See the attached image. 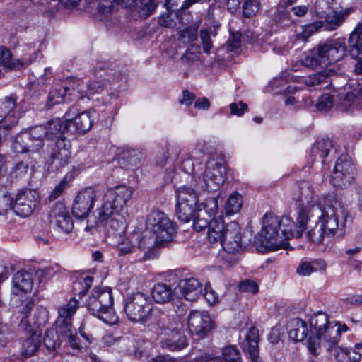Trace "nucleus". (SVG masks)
Here are the masks:
<instances>
[{"instance_id": "obj_58", "label": "nucleus", "mask_w": 362, "mask_h": 362, "mask_svg": "<svg viewBox=\"0 0 362 362\" xmlns=\"http://www.w3.org/2000/svg\"><path fill=\"white\" fill-rule=\"evenodd\" d=\"M239 289L243 292L256 293L258 291V285L253 281L246 280L240 283Z\"/></svg>"}, {"instance_id": "obj_53", "label": "nucleus", "mask_w": 362, "mask_h": 362, "mask_svg": "<svg viewBox=\"0 0 362 362\" xmlns=\"http://www.w3.org/2000/svg\"><path fill=\"white\" fill-rule=\"evenodd\" d=\"M204 209L209 216L215 215L218 209V196L206 199L204 203Z\"/></svg>"}, {"instance_id": "obj_52", "label": "nucleus", "mask_w": 362, "mask_h": 362, "mask_svg": "<svg viewBox=\"0 0 362 362\" xmlns=\"http://www.w3.org/2000/svg\"><path fill=\"white\" fill-rule=\"evenodd\" d=\"M259 10V3L256 0H247L243 6V14L246 18L254 16Z\"/></svg>"}, {"instance_id": "obj_19", "label": "nucleus", "mask_w": 362, "mask_h": 362, "mask_svg": "<svg viewBox=\"0 0 362 362\" xmlns=\"http://www.w3.org/2000/svg\"><path fill=\"white\" fill-rule=\"evenodd\" d=\"M97 197V192L91 188H86L78 193L73 206L72 213L77 218L87 217L89 211L93 209Z\"/></svg>"}, {"instance_id": "obj_40", "label": "nucleus", "mask_w": 362, "mask_h": 362, "mask_svg": "<svg viewBox=\"0 0 362 362\" xmlns=\"http://www.w3.org/2000/svg\"><path fill=\"white\" fill-rule=\"evenodd\" d=\"M44 345L48 350H54L59 347L62 342H63V338L57 332L52 329L47 330L44 336Z\"/></svg>"}, {"instance_id": "obj_50", "label": "nucleus", "mask_w": 362, "mask_h": 362, "mask_svg": "<svg viewBox=\"0 0 362 362\" xmlns=\"http://www.w3.org/2000/svg\"><path fill=\"white\" fill-rule=\"evenodd\" d=\"M195 151L202 154L208 155L209 159L214 158V152L216 151L214 146L209 142L203 140L198 141L196 144Z\"/></svg>"}, {"instance_id": "obj_21", "label": "nucleus", "mask_w": 362, "mask_h": 362, "mask_svg": "<svg viewBox=\"0 0 362 362\" xmlns=\"http://www.w3.org/2000/svg\"><path fill=\"white\" fill-rule=\"evenodd\" d=\"M73 110V114L75 113L76 110L74 108H69L64 115V118H55L49 121L45 126H41V128L44 130V134L42 135V139H45L49 140H55L57 138L61 137L64 133L69 131V121L71 119L70 113Z\"/></svg>"}, {"instance_id": "obj_11", "label": "nucleus", "mask_w": 362, "mask_h": 362, "mask_svg": "<svg viewBox=\"0 0 362 362\" xmlns=\"http://www.w3.org/2000/svg\"><path fill=\"white\" fill-rule=\"evenodd\" d=\"M111 75L117 77L115 71L112 73V69L106 71L104 64H98L95 67L94 76L92 79L84 82L82 79L77 78L80 86L76 87V92H74L72 94L77 95L78 100L89 99L90 95L100 93L103 90L107 82L110 80V76Z\"/></svg>"}, {"instance_id": "obj_35", "label": "nucleus", "mask_w": 362, "mask_h": 362, "mask_svg": "<svg viewBox=\"0 0 362 362\" xmlns=\"http://www.w3.org/2000/svg\"><path fill=\"white\" fill-rule=\"evenodd\" d=\"M151 296L157 303H166L172 300L173 291L169 285L158 283L151 289Z\"/></svg>"}, {"instance_id": "obj_41", "label": "nucleus", "mask_w": 362, "mask_h": 362, "mask_svg": "<svg viewBox=\"0 0 362 362\" xmlns=\"http://www.w3.org/2000/svg\"><path fill=\"white\" fill-rule=\"evenodd\" d=\"M242 205V196L237 192H233L230 195L226 203V212L228 215L235 214L240 210Z\"/></svg>"}, {"instance_id": "obj_5", "label": "nucleus", "mask_w": 362, "mask_h": 362, "mask_svg": "<svg viewBox=\"0 0 362 362\" xmlns=\"http://www.w3.org/2000/svg\"><path fill=\"white\" fill-rule=\"evenodd\" d=\"M346 50L343 40H327L307 52L300 60L301 64L310 69L325 67L342 59Z\"/></svg>"}, {"instance_id": "obj_16", "label": "nucleus", "mask_w": 362, "mask_h": 362, "mask_svg": "<svg viewBox=\"0 0 362 362\" xmlns=\"http://www.w3.org/2000/svg\"><path fill=\"white\" fill-rule=\"evenodd\" d=\"M33 274L20 271L15 274L12 280V288L10 302L12 306L19 307L26 299V294L30 293L33 285Z\"/></svg>"}, {"instance_id": "obj_1", "label": "nucleus", "mask_w": 362, "mask_h": 362, "mask_svg": "<svg viewBox=\"0 0 362 362\" xmlns=\"http://www.w3.org/2000/svg\"><path fill=\"white\" fill-rule=\"evenodd\" d=\"M132 196V190L124 185H117L107 190L103 203L95 213V217L87 219L85 230L90 231L100 224L107 227L108 230L122 233L126 228L127 202Z\"/></svg>"}, {"instance_id": "obj_33", "label": "nucleus", "mask_w": 362, "mask_h": 362, "mask_svg": "<svg viewBox=\"0 0 362 362\" xmlns=\"http://www.w3.org/2000/svg\"><path fill=\"white\" fill-rule=\"evenodd\" d=\"M348 43L351 56L360 57L362 54V23L358 24L351 33Z\"/></svg>"}, {"instance_id": "obj_9", "label": "nucleus", "mask_w": 362, "mask_h": 362, "mask_svg": "<svg viewBox=\"0 0 362 362\" xmlns=\"http://www.w3.org/2000/svg\"><path fill=\"white\" fill-rule=\"evenodd\" d=\"M146 226L155 237V243L159 247L168 245L174 240L177 233L176 223L161 211H152L146 217Z\"/></svg>"}, {"instance_id": "obj_48", "label": "nucleus", "mask_w": 362, "mask_h": 362, "mask_svg": "<svg viewBox=\"0 0 362 362\" xmlns=\"http://www.w3.org/2000/svg\"><path fill=\"white\" fill-rule=\"evenodd\" d=\"M157 6L158 4L156 2V0H140V15L145 17L151 15L157 8Z\"/></svg>"}, {"instance_id": "obj_38", "label": "nucleus", "mask_w": 362, "mask_h": 362, "mask_svg": "<svg viewBox=\"0 0 362 362\" xmlns=\"http://www.w3.org/2000/svg\"><path fill=\"white\" fill-rule=\"evenodd\" d=\"M176 201L185 203L198 204V194L197 190L192 187L181 186L175 191Z\"/></svg>"}, {"instance_id": "obj_45", "label": "nucleus", "mask_w": 362, "mask_h": 362, "mask_svg": "<svg viewBox=\"0 0 362 362\" xmlns=\"http://www.w3.org/2000/svg\"><path fill=\"white\" fill-rule=\"evenodd\" d=\"M323 24L322 22H315L311 24L302 26L301 31L297 33L298 39L305 41L309 38L315 32L322 28Z\"/></svg>"}, {"instance_id": "obj_30", "label": "nucleus", "mask_w": 362, "mask_h": 362, "mask_svg": "<svg viewBox=\"0 0 362 362\" xmlns=\"http://www.w3.org/2000/svg\"><path fill=\"white\" fill-rule=\"evenodd\" d=\"M71 108H74L76 112L73 114L74 112L72 110L70 113L71 119L69 121V127L71 124H73L76 132L78 133H86L90 129L93 123L90 112L86 111L78 114V110L76 107H72Z\"/></svg>"}, {"instance_id": "obj_39", "label": "nucleus", "mask_w": 362, "mask_h": 362, "mask_svg": "<svg viewBox=\"0 0 362 362\" xmlns=\"http://www.w3.org/2000/svg\"><path fill=\"white\" fill-rule=\"evenodd\" d=\"M332 146V141L329 139H320L312 147L311 156L315 159L317 156L320 158H323L328 156Z\"/></svg>"}, {"instance_id": "obj_22", "label": "nucleus", "mask_w": 362, "mask_h": 362, "mask_svg": "<svg viewBox=\"0 0 362 362\" xmlns=\"http://www.w3.org/2000/svg\"><path fill=\"white\" fill-rule=\"evenodd\" d=\"M162 345L170 351H177L187 346V340L181 325L177 324L172 327H166L162 332Z\"/></svg>"}, {"instance_id": "obj_15", "label": "nucleus", "mask_w": 362, "mask_h": 362, "mask_svg": "<svg viewBox=\"0 0 362 362\" xmlns=\"http://www.w3.org/2000/svg\"><path fill=\"white\" fill-rule=\"evenodd\" d=\"M80 86L77 78L71 77L55 85L49 91L47 106L48 108L65 101L78 100L77 95L72 94L76 92V87Z\"/></svg>"}, {"instance_id": "obj_24", "label": "nucleus", "mask_w": 362, "mask_h": 362, "mask_svg": "<svg viewBox=\"0 0 362 362\" xmlns=\"http://www.w3.org/2000/svg\"><path fill=\"white\" fill-rule=\"evenodd\" d=\"M202 284L195 278L181 279L175 288V294L188 301H194L202 295Z\"/></svg>"}, {"instance_id": "obj_13", "label": "nucleus", "mask_w": 362, "mask_h": 362, "mask_svg": "<svg viewBox=\"0 0 362 362\" xmlns=\"http://www.w3.org/2000/svg\"><path fill=\"white\" fill-rule=\"evenodd\" d=\"M152 305L148 298L142 293H136L125 300L124 310L129 320L134 322H144L150 315Z\"/></svg>"}, {"instance_id": "obj_55", "label": "nucleus", "mask_w": 362, "mask_h": 362, "mask_svg": "<svg viewBox=\"0 0 362 362\" xmlns=\"http://www.w3.org/2000/svg\"><path fill=\"white\" fill-rule=\"evenodd\" d=\"M28 170V165L24 162H18L13 168L11 171V176L12 178H21L25 175Z\"/></svg>"}, {"instance_id": "obj_63", "label": "nucleus", "mask_w": 362, "mask_h": 362, "mask_svg": "<svg viewBox=\"0 0 362 362\" xmlns=\"http://www.w3.org/2000/svg\"><path fill=\"white\" fill-rule=\"evenodd\" d=\"M194 99L195 95L194 93L189 92L187 90H185L182 91V95L179 98V102L182 105L189 106L192 103Z\"/></svg>"}, {"instance_id": "obj_3", "label": "nucleus", "mask_w": 362, "mask_h": 362, "mask_svg": "<svg viewBox=\"0 0 362 362\" xmlns=\"http://www.w3.org/2000/svg\"><path fill=\"white\" fill-rule=\"evenodd\" d=\"M263 224V229L255 240L261 252L278 250L284 247L285 240L294 237V222L288 216L265 214Z\"/></svg>"}, {"instance_id": "obj_4", "label": "nucleus", "mask_w": 362, "mask_h": 362, "mask_svg": "<svg viewBox=\"0 0 362 362\" xmlns=\"http://www.w3.org/2000/svg\"><path fill=\"white\" fill-rule=\"evenodd\" d=\"M342 210L340 201L334 193L327 194L323 200V207H315L312 215H320L314 220L315 226L308 229L306 237L314 243H323L325 238H332L338 228L337 213Z\"/></svg>"}, {"instance_id": "obj_47", "label": "nucleus", "mask_w": 362, "mask_h": 362, "mask_svg": "<svg viewBox=\"0 0 362 362\" xmlns=\"http://www.w3.org/2000/svg\"><path fill=\"white\" fill-rule=\"evenodd\" d=\"M126 167L129 168L137 167L140 164V153L134 150L124 153L122 157Z\"/></svg>"}, {"instance_id": "obj_43", "label": "nucleus", "mask_w": 362, "mask_h": 362, "mask_svg": "<svg viewBox=\"0 0 362 362\" xmlns=\"http://www.w3.org/2000/svg\"><path fill=\"white\" fill-rule=\"evenodd\" d=\"M124 0H100L98 5V11L107 15L118 10L119 6H124Z\"/></svg>"}, {"instance_id": "obj_32", "label": "nucleus", "mask_w": 362, "mask_h": 362, "mask_svg": "<svg viewBox=\"0 0 362 362\" xmlns=\"http://www.w3.org/2000/svg\"><path fill=\"white\" fill-rule=\"evenodd\" d=\"M197 204L185 203L176 201L175 215L182 223H187L196 216Z\"/></svg>"}, {"instance_id": "obj_64", "label": "nucleus", "mask_w": 362, "mask_h": 362, "mask_svg": "<svg viewBox=\"0 0 362 362\" xmlns=\"http://www.w3.org/2000/svg\"><path fill=\"white\" fill-rule=\"evenodd\" d=\"M197 360L200 362H227L220 356H215L211 354L202 353Z\"/></svg>"}, {"instance_id": "obj_18", "label": "nucleus", "mask_w": 362, "mask_h": 362, "mask_svg": "<svg viewBox=\"0 0 362 362\" xmlns=\"http://www.w3.org/2000/svg\"><path fill=\"white\" fill-rule=\"evenodd\" d=\"M22 116V107L13 96L4 97L0 101V124L4 130L16 125Z\"/></svg>"}, {"instance_id": "obj_2", "label": "nucleus", "mask_w": 362, "mask_h": 362, "mask_svg": "<svg viewBox=\"0 0 362 362\" xmlns=\"http://www.w3.org/2000/svg\"><path fill=\"white\" fill-rule=\"evenodd\" d=\"M310 336L307 341V348L310 354L317 356L320 354L322 346L327 351H332L340 340L341 332L348 331V327L344 324L338 325L330 322L328 316L323 312L315 313L309 320Z\"/></svg>"}, {"instance_id": "obj_46", "label": "nucleus", "mask_w": 362, "mask_h": 362, "mask_svg": "<svg viewBox=\"0 0 362 362\" xmlns=\"http://www.w3.org/2000/svg\"><path fill=\"white\" fill-rule=\"evenodd\" d=\"M304 82L308 86H315L327 83L328 82L327 72L324 71L311 74L305 79Z\"/></svg>"}, {"instance_id": "obj_44", "label": "nucleus", "mask_w": 362, "mask_h": 362, "mask_svg": "<svg viewBox=\"0 0 362 362\" xmlns=\"http://www.w3.org/2000/svg\"><path fill=\"white\" fill-rule=\"evenodd\" d=\"M344 21V14L334 11L327 15L324 26L327 30H333L340 26Z\"/></svg>"}, {"instance_id": "obj_29", "label": "nucleus", "mask_w": 362, "mask_h": 362, "mask_svg": "<svg viewBox=\"0 0 362 362\" xmlns=\"http://www.w3.org/2000/svg\"><path fill=\"white\" fill-rule=\"evenodd\" d=\"M288 337L296 342L303 341L308 336L307 323L299 318H293L287 324Z\"/></svg>"}, {"instance_id": "obj_14", "label": "nucleus", "mask_w": 362, "mask_h": 362, "mask_svg": "<svg viewBox=\"0 0 362 362\" xmlns=\"http://www.w3.org/2000/svg\"><path fill=\"white\" fill-rule=\"evenodd\" d=\"M356 168L348 155H341L335 162L331 183L340 189L348 187L354 180Z\"/></svg>"}, {"instance_id": "obj_7", "label": "nucleus", "mask_w": 362, "mask_h": 362, "mask_svg": "<svg viewBox=\"0 0 362 362\" xmlns=\"http://www.w3.org/2000/svg\"><path fill=\"white\" fill-rule=\"evenodd\" d=\"M207 238L211 243H221L223 249L229 253L241 249L239 225L236 222H230L225 225L223 218L221 216L209 221Z\"/></svg>"}, {"instance_id": "obj_49", "label": "nucleus", "mask_w": 362, "mask_h": 362, "mask_svg": "<svg viewBox=\"0 0 362 362\" xmlns=\"http://www.w3.org/2000/svg\"><path fill=\"white\" fill-rule=\"evenodd\" d=\"M54 273L55 270L53 267L38 269L35 271V280L38 281L39 284H43L52 277Z\"/></svg>"}, {"instance_id": "obj_59", "label": "nucleus", "mask_w": 362, "mask_h": 362, "mask_svg": "<svg viewBox=\"0 0 362 362\" xmlns=\"http://www.w3.org/2000/svg\"><path fill=\"white\" fill-rule=\"evenodd\" d=\"M154 247H158L156 243H155V237H147V236H143L139 240V247L142 250H151Z\"/></svg>"}, {"instance_id": "obj_10", "label": "nucleus", "mask_w": 362, "mask_h": 362, "mask_svg": "<svg viewBox=\"0 0 362 362\" xmlns=\"http://www.w3.org/2000/svg\"><path fill=\"white\" fill-rule=\"evenodd\" d=\"M226 174V167L221 160L209 159L206 162L202 176L194 180V187L209 192H216L224 183Z\"/></svg>"}, {"instance_id": "obj_62", "label": "nucleus", "mask_w": 362, "mask_h": 362, "mask_svg": "<svg viewBox=\"0 0 362 362\" xmlns=\"http://www.w3.org/2000/svg\"><path fill=\"white\" fill-rule=\"evenodd\" d=\"M170 10H166V13L161 15L159 18V24L165 28H172L175 25V22L170 18Z\"/></svg>"}, {"instance_id": "obj_6", "label": "nucleus", "mask_w": 362, "mask_h": 362, "mask_svg": "<svg viewBox=\"0 0 362 362\" xmlns=\"http://www.w3.org/2000/svg\"><path fill=\"white\" fill-rule=\"evenodd\" d=\"M350 91L346 88H333L331 93H325L319 98L317 107L321 111H327L335 103L344 112L352 111L362 108V85L358 83L350 82Z\"/></svg>"}, {"instance_id": "obj_27", "label": "nucleus", "mask_w": 362, "mask_h": 362, "mask_svg": "<svg viewBox=\"0 0 362 362\" xmlns=\"http://www.w3.org/2000/svg\"><path fill=\"white\" fill-rule=\"evenodd\" d=\"M55 146L57 151L52 155L51 165L58 169L66 165L70 158V144L65 137L62 135L61 137L55 139Z\"/></svg>"}, {"instance_id": "obj_36", "label": "nucleus", "mask_w": 362, "mask_h": 362, "mask_svg": "<svg viewBox=\"0 0 362 362\" xmlns=\"http://www.w3.org/2000/svg\"><path fill=\"white\" fill-rule=\"evenodd\" d=\"M297 202L300 206L310 207L313 204H317L314 190L308 182H303L300 184Z\"/></svg>"}, {"instance_id": "obj_25", "label": "nucleus", "mask_w": 362, "mask_h": 362, "mask_svg": "<svg viewBox=\"0 0 362 362\" xmlns=\"http://www.w3.org/2000/svg\"><path fill=\"white\" fill-rule=\"evenodd\" d=\"M315 207H323L321 204H313L311 206H299L298 210V216L296 218V223H294L293 231L294 232V236L296 238H300L303 235V231L308 229V225L312 222V219L318 220L320 215H312L313 210Z\"/></svg>"}, {"instance_id": "obj_12", "label": "nucleus", "mask_w": 362, "mask_h": 362, "mask_svg": "<svg viewBox=\"0 0 362 362\" xmlns=\"http://www.w3.org/2000/svg\"><path fill=\"white\" fill-rule=\"evenodd\" d=\"M44 132L41 126H35L20 132L12 144L13 151L18 153L38 152L44 146Z\"/></svg>"}, {"instance_id": "obj_8", "label": "nucleus", "mask_w": 362, "mask_h": 362, "mask_svg": "<svg viewBox=\"0 0 362 362\" xmlns=\"http://www.w3.org/2000/svg\"><path fill=\"white\" fill-rule=\"evenodd\" d=\"M86 307L93 315L107 324H113L117 317L113 309L112 290L107 286H95L86 300Z\"/></svg>"}, {"instance_id": "obj_20", "label": "nucleus", "mask_w": 362, "mask_h": 362, "mask_svg": "<svg viewBox=\"0 0 362 362\" xmlns=\"http://www.w3.org/2000/svg\"><path fill=\"white\" fill-rule=\"evenodd\" d=\"M187 320L190 332L200 337L206 336L214 328V322L206 311H191Z\"/></svg>"}, {"instance_id": "obj_37", "label": "nucleus", "mask_w": 362, "mask_h": 362, "mask_svg": "<svg viewBox=\"0 0 362 362\" xmlns=\"http://www.w3.org/2000/svg\"><path fill=\"white\" fill-rule=\"evenodd\" d=\"M41 343L40 335L37 332L32 333L22 343L21 352L25 357L33 355L38 349Z\"/></svg>"}, {"instance_id": "obj_57", "label": "nucleus", "mask_w": 362, "mask_h": 362, "mask_svg": "<svg viewBox=\"0 0 362 362\" xmlns=\"http://www.w3.org/2000/svg\"><path fill=\"white\" fill-rule=\"evenodd\" d=\"M241 45V33H233L230 35L227 41V50L233 52L240 47Z\"/></svg>"}, {"instance_id": "obj_28", "label": "nucleus", "mask_w": 362, "mask_h": 362, "mask_svg": "<svg viewBox=\"0 0 362 362\" xmlns=\"http://www.w3.org/2000/svg\"><path fill=\"white\" fill-rule=\"evenodd\" d=\"M103 228L107 237L112 239V243L117 247L119 255L123 256L133 252L134 247L132 241L129 238L124 237L125 228L120 233L117 230L111 233L107 227Z\"/></svg>"}, {"instance_id": "obj_60", "label": "nucleus", "mask_w": 362, "mask_h": 362, "mask_svg": "<svg viewBox=\"0 0 362 362\" xmlns=\"http://www.w3.org/2000/svg\"><path fill=\"white\" fill-rule=\"evenodd\" d=\"M230 112L232 115L240 117L247 109V105L243 101L238 103H233L230 105Z\"/></svg>"}, {"instance_id": "obj_31", "label": "nucleus", "mask_w": 362, "mask_h": 362, "mask_svg": "<svg viewBox=\"0 0 362 362\" xmlns=\"http://www.w3.org/2000/svg\"><path fill=\"white\" fill-rule=\"evenodd\" d=\"M61 331L57 332V333L62 336L63 341H65L67 347L71 349V354L76 355L81 353L83 349V345L73 327L62 329Z\"/></svg>"}, {"instance_id": "obj_26", "label": "nucleus", "mask_w": 362, "mask_h": 362, "mask_svg": "<svg viewBox=\"0 0 362 362\" xmlns=\"http://www.w3.org/2000/svg\"><path fill=\"white\" fill-rule=\"evenodd\" d=\"M78 308V302L75 298L62 305L58 310V317L55 321L57 332H62V329L72 327V318Z\"/></svg>"}, {"instance_id": "obj_34", "label": "nucleus", "mask_w": 362, "mask_h": 362, "mask_svg": "<svg viewBox=\"0 0 362 362\" xmlns=\"http://www.w3.org/2000/svg\"><path fill=\"white\" fill-rule=\"evenodd\" d=\"M334 356L337 362H360L361 354L351 348L334 346Z\"/></svg>"}, {"instance_id": "obj_61", "label": "nucleus", "mask_w": 362, "mask_h": 362, "mask_svg": "<svg viewBox=\"0 0 362 362\" xmlns=\"http://www.w3.org/2000/svg\"><path fill=\"white\" fill-rule=\"evenodd\" d=\"M204 296L206 300L210 304L214 305L218 301V294L211 288V286H206L204 288Z\"/></svg>"}, {"instance_id": "obj_54", "label": "nucleus", "mask_w": 362, "mask_h": 362, "mask_svg": "<svg viewBox=\"0 0 362 362\" xmlns=\"http://www.w3.org/2000/svg\"><path fill=\"white\" fill-rule=\"evenodd\" d=\"M200 38L203 47L204 52L209 54L213 48V42L208 30H202L200 31Z\"/></svg>"}, {"instance_id": "obj_23", "label": "nucleus", "mask_w": 362, "mask_h": 362, "mask_svg": "<svg viewBox=\"0 0 362 362\" xmlns=\"http://www.w3.org/2000/svg\"><path fill=\"white\" fill-rule=\"evenodd\" d=\"M49 218L50 223L55 224L59 230L65 233H70L74 228L69 210L63 203L58 202L54 205L50 210Z\"/></svg>"}, {"instance_id": "obj_17", "label": "nucleus", "mask_w": 362, "mask_h": 362, "mask_svg": "<svg viewBox=\"0 0 362 362\" xmlns=\"http://www.w3.org/2000/svg\"><path fill=\"white\" fill-rule=\"evenodd\" d=\"M9 208L21 217H28L39 203L40 197L37 191L23 189L20 191L14 200H9Z\"/></svg>"}, {"instance_id": "obj_42", "label": "nucleus", "mask_w": 362, "mask_h": 362, "mask_svg": "<svg viewBox=\"0 0 362 362\" xmlns=\"http://www.w3.org/2000/svg\"><path fill=\"white\" fill-rule=\"evenodd\" d=\"M93 278L90 276H81L73 284V289L80 296H84L92 286Z\"/></svg>"}, {"instance_id": "obj_56", "label": "nucleus", "mask_w": 362, "mask_h": 362, "mask_svg": "<svg viewBox=\"0 0 362 362\" xmlns=\"http://www.w3.org/2000/svg\"><path fill=\"white\" fill-rule=\"evenodd\" d=\"M317 264V262H302L297 268V273L300 276H309L310 274L316 271L314 264Z\"/></svg>"}, {"instance_id": "obj_51", "label": "nucleus", "mask_w": 362, "mask_h": 362, "mask_svg": "<svg viewBox=\"0 0 362 362\" xmlns=\"http://www.w3.org/2000/svg\"><path fill=\"white\" fill-rule=\"evenodd\" d=\"M240 352L233 346H228L223 349V358L227 362L241 361Z\"/></svg>"}]
</instances>
